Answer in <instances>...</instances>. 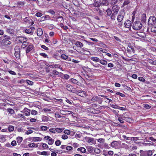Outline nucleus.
Here are the masks:
<instances>
[{
	"label": "nucleus",
	"instance_id": "nucleus-1",
	"mask_svg": "<svg viewBox=\"0 0 156 156\" xmlns=\"http://www.w3.org/2000/svg\"><path fill=\"white\" fill-rule=\"evenodd\" d=\"M142 26V25L140 22L137 21L133 23L132 27L135 30H139L141 28Z\"/></svg>",
	"mask_w": 156,
	"mask_h": 156
},
{
	"label": "nucleus",
	"instance_id": "nucleus-2",
	"mask_svg": "<svg viewBox=\"0 0 156 156\" xmlns=\"http://www.w3.org/2000/svg\"><path fill=\"white\" fill-rule=\"evenodd\" d=\"M156 22V18L153 16L150 17L148 20V24L149 26H152Z\"/></svg>",
	"mask_w": 156,
	"mask_h": 156
},
{
	"label": "nucleus",
	"instance_id": "nucleus-3",
	"mask_svg": "<svg viewBox=\"0 0 156 156\" xmlns=\"http://www.w3.org/2000/svg\"><path fill=\"white\" fill-rule=\"evenodd\" d=\"M86 141L87 143L92 144H95L96 143V141L93 138L89 137H85Z\"/></svg>",
	"mask_w": 156,
	"mask_h": 156
},
{
	"label": "nucleus",
	"instance_id": "nucleus-4",
	"mask_svg": "<svg viewBox=\"0 0 156 156\" xmlns=\"http://www.w3.org/2000/svg\"><path fill=\"white\" fill-rule=\"evenodd\" d=\"M125 16V13L124 12H122L121 13H120V14H119L117 16V20L118 22L121 24L122 23V21L123 20L124 16Z\"/></svg>",
	"mask_w": 156,
	"mask_h": 156
},
{
	"label": "nucleus",
	"instance_id": "nucleus-5",
	"mask_svg": "<svg viewBox=\"0 0 156 156\" xmlns=\"http://www.w3.org/2000/svg\"><path fill=\"white\" fill-rule=\"evenodd\" d=\"M16 39V41H17L19 43H21L27 41V39L26 38L21 36L17 37Z\"/></svg>",
	"mask_w": 156,
	"mask_h": 156
},
{
	"label": "nucleus",
	"instance_id": "nucleus-6",
	"mask_svg": "<svg viewBox=\"0 0 156 156\" xmlns=\"http://www.w3.org/2000/svg\"><path fill=\"white\" fill-rule=\"evenodd\" d=\"M34 48V46L33 44H29L28 45V46L27 47L26 51L27 53H29L30 51L32 50Z\"/></svg>",
	"mask_w": 156,
	"mask_h": 156
},
{
	"label": "nucleus",
	"instance_id": "nucleus-7",
	"mask_svg": "<svg viewBox=\"0 0 156 156\" xmlns=\"http://www.w3.org/2000/svg\"><path fill=\"white\" fill-rule=\"evenodd\" d=\"M119 8L118 6L117 5H114V6L112 8V11L114 12V13H118L119 10Z\"/></svg>",
	"mask_w": 156,
	"mask_h": 156
},
{
	"label": "nucleus",
	"instance_id": "nucleus-8",
	"mask_svg": "<svg viewBox=\"0 0 156 156\" xmlns=\"http://www.w3.org/2000/svg\"><path fill=\"white\" fill-rule=\"evenodd\" d=\"M118 141H113L110 144V146L112 147H116L118 146Z\"/></svg>",
	"mask_w": 156,
	"mask_h": 156
},
{
	"label": "nucleus",
	"instance_id": "nucleus-9",
	"mask_svg": "<svg viewBox=\"0 0 156 156\" xmlns=\"http://www.w3.org/2000/svg\"><path fill=\"white\" fill-rule=\"evenodd\" d=\"M124 25L126 28H129L131 26V22L129 20H126L124 23Z\"/></svg>",
	"mask_w": 156,
	"mask_h": 156
},
{
	"label": "nucleus",
	"instance_id": "nucleus-10",
	"mask_svg": "<svg viewBox=\"0 0 156 156\" xmlns=\"http://www.w3.org/2000/svg\"><path fill=\"white\" fill-rule=\"evenodd\" d=\"M9 38H7L3 39L2 41V42L5 45H7L10 44H11V42L8 40V39Z\"/></svg>",
	"mask_w": 156,
	"mask_h": 156
},
{
	"label": "nucleus",
	"instance_id": "nucleus-11",
	"mask_svg": "<svg viewBox=\"0 0 156 156\" xmlns=\"http://www.w3.org/2000/svg\"><path fill=\"white\" fill-rule=\"evenodd\" d=\"M37 35L38 36H41L43 34V32L42 29L38 28L37 31Z\"/></svg>",
	"mask_w": 156,
	"mask_h": 156
},
{
	"label": "nucleus",
	"instance_id": "nucleus-12",
	"mask_svg": "<svg viewBox=\"0 0 156 156\" xmlns=\"http://www.w3.org/2000/svg\"><path fill=\"white\" fill-rule=\"evenodd\" d=\"M75 44L77 47L80 48H82L83 46V44L78 41H77L76 42Z\"/></svg>",
	"mask_w": 156,
	"mask_h": 156
},
{
	"label": "nucleus",
	"instance_id": "nucleus-13",
	"mask_svg": "<svg viewBox=\"0 0 156 156\" xmlns=\"http://www.w3.org/2000/svg\"><path fill=\"white\" fill-rule=\"evenodd\" d=\"M70 80L73 83L76 84L77 85H79L80 84V83L77 80L74 79L72 78Z\"/></svg>",
	"mask_w": 156,
	"mask_h": 156
},
{
	"label": "nucleus",
	"instance_id": "nucleus-14",
	"mask_svg": "<svg viewBox=\"0 0 156 156\" xmlns=\"http://www.w3.org/2000/svg\"><path fill=\"white\" fill-rule=\"evenodd\" d=\"M49 16L48 15H46L45 16H42L41 18V20L42 21H43L45 20H49Z\"/></svg>",
	"mask_w": 156,
	"mask_h": 156
},
{
	"label": "nucleus",
	"instance_id": "nucleus-15",
	"mask_svg": "<svg viewBox=\"0 0 156 156\" xmlns=\"http://www.w3.org/2000/svg\"><path fill=\"white\" fill-rule=\"evenodd\" d=\"M38 154H39L44 155H50V152H47L44 151L42 152H38Z\"/></svg>",
	"mask_w": 156,
	"mask_h": 156
},
{
	"label": "nucleus",
	"instance_id": "nucleus-16",
	"mask_svg": "<svg viewBox=\"0 0 156 156\" xmlns=\"http://www.w3.org/2000/svg\"><path fill=\"white\" fill-rule=\"evenodd\" d=\"M117 117H118V120L119 121L120 123H124V122L123 120V119L121 117V115H117Z\"/></svg>",
	"mask_w": 156,
	"mask_h": 156
},
{
	"label": "nucleus",
	"instance_id": "nucleus-17",
	"mask_svg": "<svg viewBox=\"0 0 156 156\" xmlns=\"http://www.w3.org/2000/svg\"><path fill=\"white\" fill-rule=\"evenodd\" d=\"M141 20L142 21L145 22L146 21V16L145 14H143L141 17Z\"/></svg>",
	"mask_w": 156,
	"mask_h": 156
},
{
	"label": "nucleus",
	"instance_id": "nucleus-18",
	"mask_svg": "<svg viewBox=\"0 0 156 156\" xmlns=\"http://www.w3.org/2000/svg\"><path fill=\"white\" fill-rule=\"evenodd\" d=\"M42 140V138L39 137H33V138L32 140L34 142L41 141Z\"/></svg>",
	"mask_w": 156,
	"mask_h": 156
},
{
	"label": "nucleus",
	"instance_id": "nucleus-19",
	"mask_svg": "<svg viewBox=\"0 0 156 156\" xmlns=\"http://www.w3.org/2000/svg\"><path fill=\"white\" fill-rule=\"evenodd\" d=\"M100 98L97 96H94L91 99V101L93 102H97L99 100Z\"/></svg>",
	"mask_w": 156,
	"mask_h": 156
},
{
	"label": "nucleus",
	"instance_id": "nucleus-20",
	"mask_svg": "<svg viewBox=\"0 0 156 156\" xmlns=\"http://www.w3.org/2000/svg\"><path fill=\"white\" fill-rule=\"evenodd\" d=\"M102 5L107 6L108 5L109 3L107 0H103L101 3Z\"/></svg>",
	"mask_w": 156,
	"mask_h": 156
},
{
	"label": "nucleus",
	"instance_id": "nucleus-21",
	"mask_svg": "<svg viewBox=\"0 0 156 156\" xmlns=\"http://www.w3.org/2000/svg\"><path fill=\"white\" fill-rule=\"evenodd\" d=\"M30 110L29 109H27L24 112V114L26 116H29L30 115Z\"/></svg>",
	"mask_w": 156,
	"mask_h": 156
},
{
	"label": "nucleus",
	"instance_id": "nucleus-22",
	"mask_svg": "<svg viewBox=\"0 0 156 156\" xmlns=\"http://www.w3.org/2000/svg\"><path fill=\"white\" fill-rule=\"evenodd\" d=\"M66 87L68 90L72 92V89H73V87L71 85L68 84L66 86Z\"/></svg>",
	"mask_w": 156,
	"mask_h": 156
},
{
	"label": "nucleus",
	"instance_id": "nucleus-23",
	"mask_svg": "<svg viewBox=\"0 0 156 156\" xmlns=\"http://www.w3.org/2000/svg\"><path fill=\"white\" fill-rule=\"evenodd\" d=\"M15 55L17 59H19L20 58V52H15Z\"/></svg>",
	"mask_w": 156,
	"mask_h": 156
},
{
	"label": "nucleus",
	"instance_id": "nucleus-24",
	"mask_svg": "<svg viewBox=\"0 0 156 156\" xmlns=\"http://www.w3.org/2000/svg\"><path fill=\"white\" fill-rule=\"evenodd\" d=\"M87 151L90 152H92L94 150V148L92 146H88L87 147Z\"/></svg>",
	"mask_w": 156,
	"mask_h": 156
},
{
	"label": "nucleus",
	"instance_id": "nucleus-25",
	"mask_svg": "<svg viewBox=\"0 0 156 156\" xmlns=\"http://www.w3.org/2000/svg\"><path fill=\"white\" fill-rule=\"evenodd\" d=\"M63 21V17L62 16H60L58 17L56 20V21L57 22H61L62 21Z\"/></svg>",
	"mask_w": 156,
	"mask_h": 156
},
{
	"label": "nucleus",
	"instance_id": "nucleus-26",
	"mask_svg": "<svg viewBox=\"0 0 156 156\" xmlns=\"http://www.w3.org/2000/svg\"><path fill=\"white\" fill-rule=\"evenodd\" d=\"M103 147L102 148H104L106 149H109L110 148V147L108 146V144L104 143L103 144Z\"/></svg>",
	"mask_w": 156,
	"mask_h": 156
},
{
	"label": "nucleus",
	"instance_id": "nucleus-27",
	"mask_svg": "<svg viewBox=\"0 0 156 156\" xmlns=\"http://www.w3.org/2000/svg\"><path fill=\"white\" fill-rule=\"evenodd\" d=\"M34 28L33 27V29H26L25 30V32L26 33H27V34H30L31 33H32L33 32L32 31V30H34Z\"/></svg>",
	"mask_w": 156,
	"mask_h": 156
},
{
	"label": "nucleus",
	"instance_id": "nucleus-28",
	"mask_svg": "<svg viewBox=\"0 0 156 156\" xmlns=\"http://www.w3.org/2000/svg\"><path fill=\"white\" fill-rule=\"evenodd\" d=\"M90 59L94 61L98 62L100 61L99 58L97 57H93L90 58Z\"/></svg>",
	"mask_w": 156,
	"mask_h": 156
},
{
	"label": "nucleus",
	"instance_id": "nucleus-29",
	"mask_svg": "<svg viewBox=\"0 0 156 156\" xmlns=\"http://www.w3.org/2000/svg\"><path fill=\"white\" fill-rule=\"evenodd\" d=\"M148 62L153 65H156V60H154L151 59H148Z\"/></svg>",
	"mask_w": 156,
	"mask_h": 156
},
{
	"label": "nucleus",
	"instance_id": "nucleus-30",
	"mask_svg": "<svg viewBox=\"0 0 156 156\" xmlns=\"http://www.w3.org/2000/svg\"><path fill=\"white\" fill-rule=\"evenodd\" d=\"M29 43L28 42H27V41L23 42L21 45V47L24 48L28 45H29Z\"/></svg>",
	"mask_w": 156,
	"mask_h": 156
},
{
	"label": "nucleus",
	"instance_id": "nucleus-31",
	"mask_svg": "<svg viewBox=\"0 0 156 156\" xmlns=\"http://www.w3.org/2000/svg\"><path fill=\"white\" fill-rule=\"evenodd\" d=\"M54 141V140L52 138H50L48 140V144L50 145H52Z\"/></svg>",
	"mask_w": 156,
	"mask_h": 156
},
{
	"label": "nucleus",
	"instance_id": "nucleus-32",
	"mask_svg": "<svg viewBox=\"0 0 156 156\" xmlns=\"http://www.w3.org/2000/svg\"><path fill=\"white\" fill-rule=\"evenodd\" d=\"M118 0H111L110 2V4L112 5H114L118 2Z\"/></svg>",
	"mask_w": 156,
	"mask_h": 156
},
{
	"label": "nucleus",
	"instance_id": "nucleus-33",
	"mask_svg": "<svg viewBox=\"0 0 156 156\" xmlns=\"http://www.w3.org/2000/svg\"><path fill=\"white\" fill-rule=\"evenodd\" d=\"M94 152L97 154H99L101 152V150L98 148H94Z\"/></svg>",
	"mask_w": 156,
	"mask_h": 156
},
{
	"label": "nucleus",
	"instance_id": "nucleus-34",
	"mask_svg": "<svg viewBox=\"0 0 156 156\" xmlns=\"http://www.w3.org/2000/svg\"><path fill=\"white\" fill-rule=\"evenodd\" d=\"M61 58L64 60H67L68 58V57L64 54H62L61 55Z\"/></svg>",
	"mask_w": 156,
	"mask_h": 156
},
{
	"label": "nucleus",
	"instance_id": "nucleus-35",
	"mask_svg": "<svg viewBox=\"0 0 156 156\" xmlns=\"http://www.w3.org/2000/svg\"><path fill=\"white\" fill-rule=\"evenodd\" d=\"M14 127L13 126L10 125L9 126L8 129L9 131L11 132L14 130Z\"/></svg>",
	"mask_w": 156,
	"mask_h": 156
},
{
	"label": "nucleus",
	"instance_id": "nucleus-36",
	"mask_svg": "<svg viewBox=\"0 0 156 156\" xmlns=\"http://www.w3.org/2000/svg\"><path fill=\"white\" fill-rule=\"evenodd\" d=\"M100 63L104 65H106L107 64V62L104 60H100Z\"/></svg>",
	"mask_w": 156,
	"mask_h": 156
},
{
	"label": "nucleus",
	"instance_id": "nucleus-37",
	"mask_svg": "<svg viewBox=\"0 0 156 156\" xmlns=\"http://www.w3.org/2000/svg\"><path fill=\"white\" fill-rule=\"evenodd\" d=\"M106 12L107 13V15L108 16H110L112 13V11L110 9H108L106 11Z\"/></svg>",
	"mask_w": 156,
	"mask_h": 156
},
{
	"label": "nucleus",
	"instance_id": "nucleus-38",
	"mask_svg": "<svg viewBox=\"0 0 156 156\" xmlns=\"http://www.w3.org/2000/svg\"><path fill=\"white\" fill-rule=\"evenodd\" d=\"M7 111L11 114H13L15 113L14 111L12 109L9 108L7 109Z\"/></svg>",
	"mask_w": 156,
	"mask_h": 156
},
{
	"label": "nucleus",
	"instance_id": "nucleus-39",
	"mask_svg": "<svg viewBox=\"0 0 156 156\" xmlns=\"http://www.w3.org/2000/svg\"><path fill=\"white\" fill-rule=\"evenodd\" d=\"M129 2L130 1L129 0H125L122 6L123 7L125 5H128Z\"/></svg>",
	"mask_w": 156,
	"mask_h": 156
},
{
	"label": "nucleus",
	"instance_id": "nucleus-40",
	"mask_svg": "<svg viewBox=\"0 0 156 156\" xmlns=\"http://www.w3.org/2000/svg\"><path fill=\"white\" fill-rule=\"evenodd\" d=\"M61 73L62 75L61 76H63V77L65 79L67 80V79H68L69 78V75H68L66 74H64L63 73Z\"/></svg>",
	"mask_w": 156,
	"mask_h": 156
},
{
	"label": "nucleus",
	"instance_id": "nucleus-41",
	"mask_svg": "<svg viewBox=\"0 0 156 156\" xmlns=\"http://www.w3.org/2000/svg\"><path fill=\"white\" fill-rule=\"evenodd\" d=\"M41 130L42 131H45L49 129V127L44 126H42L41 128Z\"/></svg>",
	"mask_w": 156,
	"mask_h": 156
},
{
	"label": "nucleus",
	"instance_id": "nucleus-42",
	"mask_svg": "<svg viewBox=\"0 0 156 156\" xmlns=\"http://www.w3.org/2000/svg\"><path fill=\"white\" fill-rule=\"evenodd\" d=\"M63 130L62 128H55V131L58 133H61Z\"/></svg>",
	"mask_w": 156,
	"mask_h": 156
},
{
	"label": "nucleus",
	"instance_id": "nucleus-43",
	"mask_svg": "<svg viewBox=\"0 0 156 156\" xmlns=\"http://www.w3.org/2000/svg\"><path fill=\"white\" fill-rule=\"evenodd\" d=\"M15 52H20V47L16 46L15 48Z\"/></svg>",
	"mask_w": 156,
	"mask_h": 156
},
{
	"label": "nucleus",
	"instance_id": "nucleus-44",
	"mask_svg": "<svg viewBox=\"0 0 156 156\" xmlns=\"http://www.w3.org/2000/svg\"><path fill=\"white\" fill-rule=\"evenodd\" d=\"M28 146L30 148L34 147L36 146V144L34 143H30L28 144Z\"/></svg>",
	"mask_w": 156,
	"mask_h": 156
},
{
	"label": "nucleus",
	"instance_id": "nucleus-45",
	"mask_svg": "<svg viewBox=\"0 0 156 156\" xmlns=\"http://www.w3.org/2000/svg\"><path fill=\"white\" fill-rule=\"evenodd\" d=\"M27 83L30 85H32L34 84L33 82L29 80H26Z\"/></svg>",
	"mask_w": 156,
	"mask_h": 156
},
{
	"label": "nucleus",
	"instance_id": "nucleus-46",
	"mask_svg": "<svg viewBox=\"0 0 156 156\" xmlns=\"http://www.w3.org/2000/svg\"><path fill=\"white\" fill-rule=\"evenodd\" d=\"M143 107L146 109H149L151 108V106L148 104H145L143 105Z\"/></svg>",
	"mask_w": 156,
	"mask_h": 156
},
{
	"label": "nucleus",
	"instance_id": "nucleus-47",
	"mask_svg": "<svg viewBox=\"0 0 156 156\" xmlns=\"http://www.w3.org/2000/svg\"><path fill=\"white\" fill-rule=\"evenodd\" d=\"M117 14V13H115L113 12L112 15V16L111 17V19L115 20V16Z\"/></svg>",
	"mask_w": 156,
	"mask_h": 156
},
{
	"label": "nucleus",
	"instance_id": "nucleus-48",
	"mask_svg": "<svg viewBox=\"0 0 156 156\" xmlns=\"http://www.w3.org/2000/svg\"><path fill=\"white\" fill-rule=\"evenodd\" d=\"M147 151H144L141 153V156H148Z\"/></svg>",
	"mask_w": 156,
	"mask_h": 156
},
{
	"label": "nucleus",
	"instance_id": "nucleus-49",
	"mask_svg": "<svg viewBox=\"0 0 156 156\" xmlns=\"http://www.w3.org/2000/svg\"><path fill=\"white\" fill-rule=\"evenodd\" d=\"M151 31L152 32L156 33V27H153L151 29Z\"/></svg>",
	"mask_w": 156,
	"mask_h": 156
},
{
	"label": "nucleus",
	"instance_id": "nucleus-50",
	"mask_svg": "<svg viewBox=\"0 0 156 156\" xmlns=\"http://www.w3.org/2000/svg\"><path fill=\"white\" fill-rule=\"evenodd\" d=\"M111 107L115 109L119 108V107L116 105H111Z\"/></svg>",
	"mask_w": 156,
	"mask_h": 156
},
{
	"label": "nucleus",
	"instance_id": "nucleus-51",
	"mask_svg": "<svg viewBox=\"0 0 156 156\" xmlns=\"http://www.w3.org/2000/svg\"><path fill=\"white\" fill-rule=\"evenodd\" d=\"M69 112V111H64L63 110H61L60 111V112L61 114L63 115H65L67 114V112Z\"/></svg>",
	"mask_w": 156,
	"mask_h": 156
},
{
	"label": "nucleus",
	"instance_id": "nucleus-52",
	"mask_svg": "<svg viewBox=\"0 0 156 156\" xmlns=\"http://www.w3.org/2000/svg\"><path fill=\"white\" fill-rule=\"evenodd\" d=\"M49 131L50 132L52 133H55V128H51L49 129Z\"/></svg>",
	"mask_w": 156,
	"mask_h": 156
},
{
	"label": "nucleus",
	"instance_id": "nucleus-53",
	"mask_svg": "<svg viewBox=\"0 0 156 156\" xmlns=\"http://www.w3.org/2000/svg\"><path fill=\"white\" fill-rule=\"evenodd\" d=\"M42 147L44 149H46L48 147V145L46 144L43 143H42Z\"/></svg>",
	"mask_w": 156,
	"mask_h": 156
},
{
	"label": "nucleus",
	"instance_id": "nucleus-54",
	"mask_svg": "<svg viewBox=\"0 0 156 156\" xmlns=\"http://www.w3.org/2000/svg\"><path fill=\"white\" fill-rule=\"evenodd\" d=\"M73 149V148L70 146L66 147V150L67 151H71Z\"/></svg>",
	"mask_w": 156,
	"mask_h": 156
},
{
	"label": "nucleus",
	"instance_id": "nucleus-55",
	"mask_svg": "<svg viewBox=\"0 0 156 156\" xmlns=\"http://www.w3.org/2000/svg\"><path fill=\"white\" fill-rule=\"evenodd\" d=\"M55 144L57 146H59L61 144V141L60 140H56L55 142Z\"/></svg>",
	"mask_w": 156,
	"mask_h": 156
},
{
	"label": "nucleus",
	"instance_id": "nucleus-56",
	"mask_svg": "<svg viewBox=\"0 0 156 156\" xmlns=\"http://www.w3.org/2000/svg\"><path fill=\"white\" fill-rule=\"evenodd\" d=\"M17 142L20 143L23 140V138L21 137H19L17 138Z\"/></svg>",
	"mask_w": 156,
	"mask_h": 156
},
{
	"label": "nucleus",
	"instance_id": "nucleus-57",
	"mask_svg": "<svg viewBox=\"0 0 156 156\" xmlns=\"http://www.w3.org/2000/svg\"><path fill=\"white\" fill-rule=\"evenodd\" d=\"M48 12L51 13V14L52 15H55V12L52 10H51V9L49 10H48Z\"/></svg>",
	"mask_w": 156,
	"mask_h": 156
},
{
	"label": "nucleus",
	"instance_id": "nucleus-58",
	"mask_svg": "<svg viewBox=\"0 0 156 156\" xmlns=\"http://www.w3.org/2000/svg\"><path fill=\"white\" fill-rule=\"evenodd\" d=\"M4 62L7 64H9L10 62V61L8 60L6 58H5L4 59H3Z\"/></svg>",
	"mask_w": 156,
	"mask_h": 156
},
{
	"label": "nucleus",
	"instance_id": "nucleus-59",
	"mask_svg": "<svg viewBox=\"0 0 156 156\" xmlns=\"http://www.w3.org/2000/svg\"><path fill=\"white\" fill-rule=\"evenodd\" d=\"M64 133L67 135L70 134V132L69 130L66 129L64 131Z\"/></svg>",
	"mask_w": 156,
	"mask_h": 156
},
{
	"label": "nucleus",
	"instance_id": "nucleus-60",
	"mask_svg": "<svg viewBox=\"0 0 156 156\" xmlns=\"http://www.w3.org/2000/svg\"><path fill=\"white\" fill-rule=\"evenodd\" d=\"M31 114L33 115H35L37 113V111L33 110L31 112Z\"/></svg>",
	"mask_w": 156,
	"mask_h": 156
},
{
	"label": "nucleus",
	"instance_id": "nucleus-61",
	"mask_svg": "<svg viewBox=\"0 0 156 156\" xmlns=\"http://www.w3.org/2000/svg\"><path fill=\"white\" fill-rule=\"evenodd\" d=\"M62 138L63 139L66 140L68 138V136L66 134H63L62 135Z\"/></svg>",
	"mask_w": 156,
	"mask_h": 156
},
{
	"label": "nucleus",
	"instance_id": "nucleus-62",
	"mask_svg": "<svg viewBox=\"0 0 156 156\" xmlns=\"http://www.w3.org/2000/svg\"><path fill=\"white\" fill-rule=\"evenodd\" d=\"M147 151V156H151L153 154V152L151 151Z\"/></svg>",
	"mask_w": 156,
	"mask_h": 156
},
{
	"label": "nucleus",
	"instance_id": "nucleus-63",
	"mask_svg": "<svg viewBox=\"0 0 156 156\" xmlns=\"http://www.w3.org/2000/svg\"><path fill=\"white\" fill-rule=\"evenodd\" d=\"M52 74H54V75H58L59 74L58 72L56 70H53L52 72Z\"/></svg>",
	"mask_w": 156,
	"mask_h": 156
},
{
	"label": "nucleus",
	"instance_id": "nucleus-64",
	"mask_svg": "<svg viewBox=\"0 0 156 156\" xmlns=\"http://www.w3.org/2000/svg\"><path fill=\"white\" fill-rule=\"evenodd\" d=\"M42 15V14L41 12H38L36 14L35 16L38 17H40Z\"/></svg>",
	"mask_w": 156,
	"mask_h": 156
}]
</instances>
